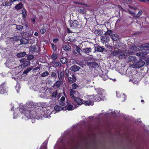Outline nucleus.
<instances>
[{
	"instance_id": "obj_1",
	"label": "nucleus",
	"mask_w": 149,
	"mask_h": 149,
	"mask_svg": "<svg viewBox=\"0 0 149 149\" xmlns=\"http://www.w3.org/2000/svg\"><path fill=\"white\" fill-rule=\"evenodd\" d=\"M34 109H28L26 112V116L30 118H34L35 116L34 114Z\"/></svg>"
},
{
	"instance_id": "obj_2",
	"label": "nucleus",
	"mask_w": 149,
	"mask_h": 149,
	"mask_svg": "<svg viewBox=\"0 0 149 149\" xmlns=\"http://www.w3.org/2000/svg\"><path fill=\"white\" fill-rule=\"evenodd\" d=\"M145 64V62L144 61L140 60L136 63L135 64L132 65V67L133 68H140L142 67Z\"/></svg>"
},
{
	"instance_id": "obj_3",
	"label": "nucleus",
	"mask_w": 149,
	"mask_h": 149,
	"mask_svg": "<svg viewBox=\"0 0 149 149\" xmlns=\"http://www.w3.org/2000/svg\"><path fill=\"white\" fill-rule=\"evenodd\" d=\"M79 22L76 20H72L70 21V26L72 29L78 28L79 26Z\"/></svg>"
},
{
	"instance_id": "obj_4",
	"label": "nucleus",
	"mask_w": 149,
	"mask_h": 149,
	"mask_svg": "<svg viewBox=\"0 0 149 149\" xmlns=\"http://www.w3.org/2000/svg\"><path fill=\"white\" fill-rule=\"evenodd\" d=\"M100 39L102 43L106 44L109 40L110 38L109 36L103 34L101 36Z\"/></svg>"
},
{
	"instance_id": "obj_5",
	"label": "nucleus",
	"mask_w": 149,
	"mask_h": 149,
	"mask_svg": "<svg viewBox=\"0 0 149 149\" xmlns=\"http://www.w3.org/2000/svg\"><path fill=\"white\" fill-rule=\"evenodd\" d=\"M70 94V96L73 99H74L79 105H81L83 103V102L81 99L78 98L74 96V94Z\"/></svg>"
},
{
	"instance_id": "obj_6",
	"label": "nucleus",
	"mask_w": 149,
	"mask_h": 149,
	"mask_svg": "<svg viewBox=\"0 0 149 149\" xmlns=\"http://www.w3.org/2000/svg\"><path fill=\"white\" fill-rule=\"evenodd\" d=\"M70 76L68 78V80L69 83H72L76 80L75 76L73 73H70Z\"/></svg>"
},
{
	"instance_id": "obj_7",
	"label": "nucleus",
	"mask_w": 149,
	"mask_h": 149,
	"mask_svg": "<svg viewBox=\"0 0 149 149\" xmlns=\"http://www.w3.org/2000/svg\"><path fill=\"white\" fill-rule=\"evenodd\" d=\"M26 105L27 106L28 109H34L33 107L37 106V104L34 103V102L31 101L28 103H26Z\"/></svg>"
},
{
	"instance_id": "obj_8",
	"label": "nucleus",
	"mask_w": 149,
	"mask_h": 149,
	"mask_svg": "<svg viewBox=\"0 0 149 149\" xmlns=\"http://www.w3.org/2000/svg\"><path fill=\"white\" fill-rule=\"evenodd\" d=\"M81 68L80 67L74 65H73L71 66L70 68V70L74 72H76L79 71Z\"/></svg>"
},
{
	"instance_id": "obj_9",
	"label": "nucleus",
	"mask_w": 149,
	"mask_h": 149,
	"mask_svg": "<svg viewBox=\"0 0 149 149\" xmlns=\"http://www.w3.org/2000/svg\"><path fill=\"white\" fill-rule=\"evenodd\" d=\"M102 94H97L93 97V100L95 101H100L102 99Z\"/></svg>"
},
{
	"instance_id": "obj_10",
	"label": "nucleus",
	"mask_w": 149,
	"mask_h": 149,
	"mask_svg": "<svg viewBox=\"0 0 149 149\" xmlns=\"http://www.w3.org/2000/svg\"><path fill=\"white\" fill-rule=\"evenodd\" d=\"M58 77L61 81H63L64 79V72L63 71H60L58 72Z\"/></svg>"
},
{
	"instance_id": "obj_11",
	"label": "nucleus",
	"mask_w": 149,
	"mask_h": 149,
	"mask_svg": "<svg viewBox=\"0 0 149 149\" xmlns=\"http://www.w3.org/2000/svg\"><path fill=\"white\" fill-rule=\"evenodd\" d=\"M5 83H2L0 85V90H1V92L2 93H7V91L6 90V88L5 86Z\"/></svg>"
},
{
	"instance_id": "obj_12",
	"label": "nucleus",
	"mask_w": 149,
	"mask_h": 149,
	"mask_svg": "<svg viewBox=\"0 0 149 149\" xmlns=\"http://www.w3.org/2000/svg\"><path fill=\"white\" fill-rule=\"evenodd\" d=\"M122 53V51L120 49H117L116 50L113 51L111 53V55L113 56H116L118 55H120Z\"/></svg>"
},
{
	"instance_id": "obj_13",
	"label": "nucleus",
	"mask_w": 149,
	"mask_h": 149,
	"mask_svg": "<svg viewBox=\"0 0 149 149\" xmlns=\"http://www.w3.org/2000/svg\"><path fill=\"white\" fill-rule=\"evenodd\" d=\"M104 50V48L102 47L97 45L96 46H95V52L97 51L102 52Z\"/></svg>"
},
{
	"instance_id": "obj_14",
	"label": "nucleus",
	"mask_w": 149,
	"mask_h": 149,
	"mask_svg": "<svg viewBox=\"0 0 149 149\" xmlns=\"http://www.w3.org/2000/svg\"><path fill=\"white\" fill-rule=\"evenodd\" d=\"M132 52H131L128 51L127 52H126L125 54H122V53L119 56V57L120 58H126L127 56L130 55L132 54Z\"/></svg>"
},
{
	"instance_id": "obj_15",
	"label": "nucleus",
	"mask_w": 149,
	"mask_h": 149,
	"mask_svg": "<svg viewBox=\"0 0 149 149\" xmlns=\"http://www.w3.org/2000/svg\"><path fill=\"white\" fill-rule=\"evenodd\" d=\"M65 108L66 109V107H61L58 105H56L54 107V109L57 112H59L62 110H64V109Z\"/></svg>"
},
{
	"instance_id": "obj_16",
	"label": "nucleus",
	"mask_w": 149,
	"mask_h": 149,
	"mask_svg": "<svg viewBox=\"0 0 149 149\" xmlns=\"http://www.w3.org/2000/svg\"><path fill=\"white\" fill-rule=\"evenodd\" d=\"M111 37L113 40L115 41H117L119 39V36L116 34H112V35H111Z\"/></svg>"
},
{
	"instance_id": "obj_17",
	"label": "nucleus",
	"mask_w": 149,
	"mask_h": 149,
	"mask_svg": "<svg viewBox=\"0 0 149 149\" xmlns=\"http://www.w3.org/2000/svg\"><path fill=\"white\" fill-rule=\"evenodd\" d=\"M140 49L142 50H147L149 49L148 43L144 44L141 45Z\"/></svg>"
},
{
	"instance_id": "obj_18",
	"label": "nucleus",
	"mask_w": 149,
	"mask_h": 149,
	"mask_svg": "<svg viewBox=\"0 0 149 149\" xmlns=\"http://www.w3.org/2000/svg\"><path fill=\"white\" fill-rule=\"evenodd\" d=\"M128 61L132 62L133 63H135L136 61V57L133 56H130L128 57Z\"/></svg>"
},
{
	"instance_id": "obj_19",
	"label": "nucleus",
	"mask_w": 149,
	"mask_h": 149,
	"mask_svg": "<svg viewBox=\"0 0 149 149\" xmlns=\"http://www.w3.org/2000/svg\"><path fill=\"white\" fill-rule=\"evenodd\" d=\"M116 95L117 97L120 98L123 101L124 100V99L125 97L124 94H116Z\"/></svg>"
},
{
	"instance_id": "obj_20",
	"label": "nucleus",
	"mask_w": 149,
	"mask_h": 149,
	"mask_svg": "<svg viewBox=\"0 0 149 149\" xmlns=\"http://www.w3.org/2000/svg\"><path fill=\"white\" fill-rule=\"evenodd\" d=\"M94 33L97 36H100L103 34V31H102L101 30H96L94 31Z\"/></svg>"
},
{
	"instance_id": "obj_21",
	"label": "nucleus",
	"mask_w": 149,
	"mask_h": 149,
	"mask_svg": "<svg viewBox=\"0 0 149 149\" xmlns=\"http://www.w3.org/2000/svg\"><path fill=\"white\" fill-rule=\"evenodd\" d=\"M66 107H67V109L69 111L72 110L74 109L73 105L69 103L67 104Z\"/></svg>"
},
{
	"instance_id": "obj_22",
	"label": "nucleus",
	"mask_w": 149,
	"mask_h": 149,
	"mask_svg": "<svg viewBox=\"0 0 149 149\" xmlns=\"http://www.w3.org/2000/svg\"><path fill=\"white\" fill-rule=\"evenodd\" d=\"M83 51L86 54H87L91 52L92 49L91 48H86L82 49Z\"/></svg>"
},
{
	"instance_id": "obj_23",
	"label": "nucleus",
	"mask_w": 149,
	"mask_h": 149,
	"mask_svg": "<svg viewBox=\"0 0 149 149\" xmlns=\"http://www.w3.org/2000/svg\"><path fill=\"white\" fill-rule=\"evenodd\" d=\"M80 50L81 51V49L78 46H76V49L74 51V53L77 54V55H81L80 52Z\"/></svg>"
},
{
	"instance_id": "obj_24",
	"label": "nucleus",
	"mask_w": 149,
	"mask_h": 149,
	"mask_svg": "<svg viewBox=\"0 0 149 149\" xmlns=\"http://www.w3.org/2000/svg\"><path fill=\"white\" fill-rule=\"evenodd\" d=\"M20 41L22 44H26L29 42V40L25 38L21 39Z\"/></svg>"
},
{
	"instance_id": "obj_25",
	"label": "nucleus",
	"mask_w": 149,
	"mask_h": 149,
	"mask_svg": "<svg viewBox=\"0 0 149 149\" xmlns=\"http://www.w3.org/2000/svg\"><path fill=\"white\" fill-rule=\"evenodd\" d=\"M63 49L65 51H70L71 49V47L70 46L68 45H64L63 46Z\"/></svg>"
},
{
	"instance_id": "obj_26",
	"label": "nucleus",
	"mask_w": 149,
	"mask_h": 149,
	"mask_svg": "<svg viewBox=\"0 0 149 149\" xmlns=\"http://www.w3.org/2000/svg\"><path fill=\"white\" fill-rule=\"evenodd\" d=\"M40 97L44 99H48L50 97V96L49 94H41L40 95Z\"/></svg>"
},
{
	"instance_id": "obj_27",
	"label": "nucleus",
	"mask_w": 149,
	"mask_h": 149,
	"mask_svg": "<svg viewBox=\"0 0 149 149\" xmlns=\"http://www.w3.org/2000/svg\"><path fill=\"white\" fill-rule=\"evenodd\" d=\"M63 81H61L60 80H58L56 81L55 84H54L56 86L57 88H59L61 84H63Z\"/></svg>"
},
{
	"instance_id": "obj_28",
	"label": "nucleus",
	"mask_w": 149,
	"mask_h": 149,
	"mask_svg": "<svg viewBox=\"0 0 149 149\" xmlns=\"http://www.w3.org/2000/svg\"><path fill=\"white\" fill-rule=\"evenodd\" d=\"M26 54L25 52H23L18 53L17 54V57L20 58L24 56Z\"/></svg>"
},
{
	"instance_id": "obj_29",
	"label": "nucleus",
	"mask_w": 149,
	"mask_h": 149,
	"mask_svg": "<svg viewBox=\"0 0 149 149\" xmlns=\"http://www.w3.org/2000/svg\"><path fill=\"white\" fill-rule=\"evenodd\" d=\"M23 7V4L19 3L18 4H17L15 6V9L17 10H19L22 8Z\"/></svg>"
},
{
	"instance_id": "obj_30",
	"label": "nucleus",
	"mask_w": 149,
	"mask_h": 149,
	"mask_svg": "<svg viewBox=\"0 0 149 149\" xmlns=\"http://www.w3.org/2000/svg\"><path fill=\"white\" fill-rule=\"evenodd\" d=\"M24 107L25 106L22 107V108H21V107H20L19 111L22 113L25 114L26 115V112L27 111V110H26V109H24L25 108Z\"/></svg>"
},
{
	"instance_id": "obj_31",
	"label": "nucleus",
	"mask_w": 149,
	"mask_h": 149,
	"mask_svg": "<svg viewBox=\"0 0 149 149\" xmlns=\"http://www.w3.org/2000/svg\"><path fill=\"white\" fill-rule=\"evenodd\" d=\"M83 104L85 105H90L93 104V102L90 101H84L83 102Z\"/></svg>"
},
{
	"instance_id": "obj_32",
	"label": "nucleus",
	"mask_w": 149,
	"mask_h": 149,
	"mask_svg": "<svg viewBox=\"0 0 149 149\" xmlns=\"http://www.w3.org/2000/svg\"><path fill=\"white\" fill-rule=\"evenodd\" d=\"M37 48L35 45L31 46L30 47V50L32 52H34L37 51Z\"/></svg>"
},
{
	"instance_id": "obj_33",
	"label": "nucleus",
	"mask_w": 149,
	"mask_h": 149,
	"mask_svg": "<svg viewBox=\"0 0 149 149\" xmlns=\"http://www.w3.org/2000/svg\"><path fill=\"white\" fill-rule=\"evenodd\" d=\"M52 63L53 64L56 66H58L60 67H61L62 66L61 64L59 62H57L55 61H53L52 62Z\"/></svg>"
},
{
	"instance_id": "obj_34",
	"label": "nucleus",
	"mask_w": 149,
	"mask_h": 149,
	"mask_svg": "<svg viewBox=\"0 0 149 149\" xmlns=\"http://www.w3.org/2000/svg\"><path fill=\"white\" fill-rule=\"evenodd\" d=\"M60 61L63 64L66 63L68 61L67 59L65 57L61 58L60 59Z\"/></svg>"
},
{
	"instance_id": "obj_35",
	"label": "nucleus",
	"mask_w": 149,
	"mask_h": 149,
	"mask_svg": "<svg viewBox=\"0 0 149 149\" xmlns=\"http://www.w3.org/2000/svg\"><path fill=\"white\" fill-rule=\"evenodd\" d=\"M22 17L24 18H25L27 14V12L25 9H23L22 10Z\"/></svg>"
},
{
	"instance_id": "obj_36",
	"label": "nucleus",
	"mask_w": 149,
	"mask_h": 149,
	"mask_svg": "<svg viewBox=\"0 0 149 149\" xmlns=\"http://www.w3.org/2000/svg\"><path fill=\"white\" fill-rule=\"evenodd\" d=\"M78 11L81 13H85V10L82 7H80L78 10Z\"/></svg>"
},
{
	"instance_id": "obj_37",
	"label": "nucleus",
	"mask_w": 149,
	"mask_h": 149,
	"mask_svg": "<svg viewBox=\"0 0 149 149\" xmlns=\"http://www.w3.org/2000/svg\"><path fill=\"white\" fill-rule=\"evenodd\" d=\"M32 70V68L29 67L27 68V69L24 70L23 73L24 74H26L27 73H28L30 71Z\"/></svg>"
},
{
	"instance_id": "obj_38",
	"label": "nucleus",
	"mask_w": 149,
	"mask_h": 149,
	"mask_svg": "<svg viewBox=\"0 0 149 149\" xmlns=\"http://www.w3.org/2000/svg\"><path fill=\"white\" fill-rule=\"evenodd\" d=\"M49 73L47 71H45L43 72L41 74V77H44L45 76H47L49 75Z\"/></svg>"
},
{
	"instance_id": "obj_39",
	"label": "nucleus",
	"mask_w": 149,
	"mask_h": 149,
	"mask_svg": "<svg viewBox=\"0 0 149 149\" xmlns=\"http://www.w3.org/2000/svg\"><path fill=\"white\" fill-rule=\"evenodd\" d=\"M136 54L137 56H144V55L146 54H145L144 53H143L142 52H141L136 53Z\"/></svg>"
},
{
	"instance_id": "obj_40",
	"label": "nucleus",
	"mask_w": 149,
	"mask_h": 149,
	"mask_svg": "<svg viewBox=\"0 0 149 149\" xmlns=\"http://www.w3.org/2000/svg\"><path fill=\"white\" fill-rule=\"evenodd\" d=\"M11 4H12V3H10L9 2H5L4 3H3L2 4V5L3 6H10L11 5Z\"/></svg>"
},
{
	"instance_id": "obj_41",
	"label": "nucleus",
	"mask_w": 149,
	"mask_h": 149,
	"mask_svg": "<svg viewBox=\"0 0 149 149\" xmlns=\"http://www.w3.org/2000/svg\"><path fill=\"white\" fill-rule=\"evenodd\" d=\"M112 32V31L111 30H109L107 31V32L104 34H106L107 35H110L111 36V35H112L111 34Z\"/></svg>"
},
{
	"instance_id": "obj_42",
	"label": "nucleus",
	"mask_w": 149,
	"mask_h": 149,
	"mask_svg": "<svg viewBox=\"0 0 149 149\" xmlns=\"http://www.w3.org/2000/svg\"><path fill=\"white\" fill-rule=\"evenodd\" d=\"M52 58L54 60H55L57 58V55L56 54H53L52 56Z\"/></svg>"
},
{
	"instance_id": "obj_43",
	"label": "nucleus",
	"mask_w": 149,
	"mask_h": 149,
	"mask_svg": "<svg viewBox=\"0 0 149 149\" xmlns=\"http://www.w3.org/2000/svg\"><path fill=\"white\" fill-rule=\"evenodd\" d=\"M65 76L67 77H69L70 76V73H72L69 72V71H67L66 70H65Z\"/></svg>"
},
{
	"instance_id": "obj_44",
	"label": "nucleus",
	"mask_w": 149,
	"mask_h": 149,
	"mask_svg": "<svg viewBox=\"0 0 149 149\" xmlns=\"http://www.w3.org/2000/svg\"><path fill=\"white\" fill-rule=\"evenodd\" d=\"M23 28V26L22 25H17L16 26V29L19 30H21Z\"/></svg>"
},
{
	"instance_id": "obj_45",
	"label": "nucleus",
	"mask_w": 149,
	"mask_h": 149,
	"mask_svg": "<svg viewBox=\"0 0 149 149\" xmlns=\"http://www.w3.org/2000/svg\"><path fill=\"white\" fill-rule=\"evenodd\" d=\"M51 76L52 77L56 78L57 77V75L56 73L53 72L51 73Z\"/></svg>"
},
{
	"instance_id": "obj_46",
	"label": "nucleus",
	"mask_w": 149,
	"mask_h": 149,
	"mask_svg": "<svg viewBox=\"0 0 149 149\" xmlns=\"http://www.w3.org/2000/svg\"><path fill=\"white\" fill-rule=\"evenodd\" d=\"M87 63H89V64L90 65H94L95 66L97 67V66H98V64L96 63L95 62H88Z\"/></svg>"
},
{
	"instance_id": "obj_47",
	"label": "nucleus",
	"mask_w": 149,
	"mask_h": 149,
	"mask_svg": "<svg viewBox=\"0 0 149 149\" xmlns=\"http://www.w3.org/2000/svg\"><path fill=\"white\" fill-rule=\"evenodd\" d=\"M46 31V29L45 27H43L40 30V32L41 33L43 34Z\"/></svg>"
},
{
	"instance_id": "obj_48",
	"label": "nucleus",
	"mask_w": 149,
	"mask_h": 149,
	"mask_svg": "<svg viewBox=\"0 0 149 149\" xmlns=\"http://www.w3.org/2000/svg\"><path fill=\"white\" fill-rule=\"evenodd\" d=\"M97 92L99 93H104V90L102 88H97Z\"/></svg>"
},
{
	"instance_id": "obj_49",
	"label": "nucleus",
	"mask_w": 149,
	"mask_h": 149,
	"mask_svg": "<svg viewBox=\"0 0 149 149\" xmlns=\"http://www.w3.org/2000/svg\"><path fill=\"white\" fill-rule=\"evenodd\" d=\"M34 58V56L33 55H29L28 57H27V59L28 60H31L32 59H33V58Z\"/></svg>"
},
{
	"instance_id": "obj_50",
	"label": "nucleus",
	"mask_w": 149,
	"mask_h": 149,
	"mask_svg": "<svg viewBox=\"0 0 149 149\" xmlns=\"http://www.w3.org/2000/svg\"><path fill=\"white\" fill-rule=\"evenodd\" d=\"M72 87L73 89H74L78 87V86L77 84H72Z\"/></svg>"
},
{
	"instance_id": "obj_51",
	"label": "nucleus",
	"mask_w": 149,
	"mask_h": 149,
	"mask_svg": "<svg viewBox=\"0 0 149 149\" xmlns=\"http://www.w3.org/2000/svg\"><path fill=\"white\" fill-rule=\"evenodd\" d=\"M127 10L128 11V13L134 16L135 15V13H134L132 12L130 10L128 9Z\"/></svg>"
},
{
	"instance_id": "obj_52",
	"label": "nucleus",
	"mask_w": 149,
	"mask_h": 149,
	"mask_svg": "<svg viewBox=\"0 0 149 149\" xmlns=\"http://www.w3.org/2000/svg\"><path fill=\"white\" fill-rule=\"evenodd\" d=\"M142 13V12L141 11H139L137 15H136V17H139L140 15H141Z\"/></svg>"
},
{
	"instance_id": "obj_53",
	"label": "nucleus",
	"mask_w": 149,
	"mask_h": 149,
	"mask_svg": "<svg viewBox=\"0 0 149 149\" xmlns=\"http://www.w3.org/2000/svg\"><path fill=\"white\" fill-rule=\"evenodd\" d=\"M129 7H130V8L132 9H133L134 10H136L137 8L136 7H134L131 6L129 5Z\"/></svg>"
},
{
	"instance_id": "obj_54",
	"label": "nucleus",
	"mask_w": 149,
	"mask_h": 149,
	"mask_svg": "<svg viewBox=\"0 0 149 149\" xmlns=\"http://www.w3.org/2000/svg\"><path fill=\"white\" fill-rule=\"evenodd\" d=\"M59 104L62 106H64L65 105V103L62 101H61L60 102Z\"/></svg>"
},
{
	"instance_id": "obj_55",
	"label": "nucleus",
	"mask_w": 149,
	"mask_h": 149,
	"mask_svg": "<svg viewBox=\"0 0 149 149\" xmlns=\"http://www.w3.org/2000/svg\"><path fill=\"white\" fill-rule=\"evenodd\" d=\"M36 18L35 17H33L31 19V21L34 23L35 22Z\"/></svg>"
},
{
	"instance_id": "obj_56",
	"label": "nucleus",
	"mask_w": 149,
	"mask_h": 149,
	"mask_svg": "<svg viewBox=\"0 0 149 149\" xmlns=\"http://www.w3.org/2000/svg\"><path fill=\"white\" fill-rule=\"evenodd\" d=\"M139 47H133V49L135 50H139Z\"/></svg>"
},
{
	"instance_id": "obj_57",
	"label": "nucleus",
	"mask_w": 149,
	"mask_h": 149,
	"mask_svg": "<svg viewBox=\"0 0 149 149\" xmlns=\"http://www.w3.org/2000/svg\"><path fill=\"white\" fill-rule=\"evenodd\" d=\"M41 103L42 106L43 107H45L47 106L46 105V103L44 102H42Z\"/></svg>"
},
{
	"instance_id": "obj_58",
	"label": "nucleus",
	"mask_w": 149,
	"mask_h": 149,
	"mask_svg": "<svg viewBox=\"0 0 149 149\" xmlns=\"http://www.w3.org/2000/svg\"><path fill=\"white\" fill-rule=\"evenodd\" d=\"M61 101L63 102L65 100V98L64 96H62L61 99Z\"/></svg>"
},
{
	"instance_id": "obj_59",
	"label": "nucleus",
	"mask_w": 149,
	"mask_h": 149,
	"mask_svg": "<svg viewBox=\"0 0 149 149\" xmlns=\"http://www.w3.org/2000/svg\"><path fill=\"white\" fill-rule=\"evenodd\" d=\"M88 60H92L93 59V58L91 57H88L87 58Z\"/></svg>"
},
{
	"instance_id": "obj_60",
	"label": "nucleus",
	"mask_w": 149,
	"mask_h": 149,
	"mask_svg": "<svg viewBox=\"0 0 149 149\" xmlns=\"http://www.w3.org/2000/svg\"><path fill=\"white\" fill-rule=\"evenodd\" d=\"M57 94H52V95H51L52 97H53L54 98L56 97V96Z\"/></svg>"
},
{
	"instance_id": "obj_61",
	"label": "nucleus",
	"mask_w": 149,
	"mask_h": 149,
	"mask_svg": "<svg viewBox=\"0 0 149 149\" xmlns=\"http://www.w3.org/2000/svg\"><path fill=\"white\" fill-rule=\"evenodd\" d=\"M58 41V39H55L53 40V41L54 43H56L57 41Z\"/></svg>"
},
{
	"instance_id": "obj_62",
	"label": "nucleus",
	"mask_w": 149,
	"mask_h": 149,
	"mask_svg": "<svg viewBox=\"0 0 149 149\" xmlns=\"http://www.w3.org/2000/svg\"><path fill=\"white\" fill-rule=\"evenodd\" d=\"M105 46L106 47H110V48L111 49H112V46L109 45H105Z\"/></svg>"
},
{
	"instance_id": "obj_63",
	"label": "nucleus",
	"mask_w": 149,
	"mask_h": 149,
	"mask_svg": "<svg viewBox=\"0 0 149 149\" xmlns=\"http://www.w3.org/2000/svg\"><path fill=\"white\" fill-rule=\"evenodd\" d=\"M52 47L54 50L55 49V46L54 45H52Z\"/></svg>"
},
{
	"instance_id": "obj_64",
	"label": "nucleus",
	"mask_w": 149,
	"mask_h": 149,
	"mask_svg": "<svg viewBox=\"0 0 149 149\" xmlns=\"http://www.w3.org/2000/svg\"><path fill=\"white\" fill-rule=\"evenodd\" d=\"M34 35L36 36H38V33L37 32H35L34 33Z\"/></svg>"
}]
</instances>
